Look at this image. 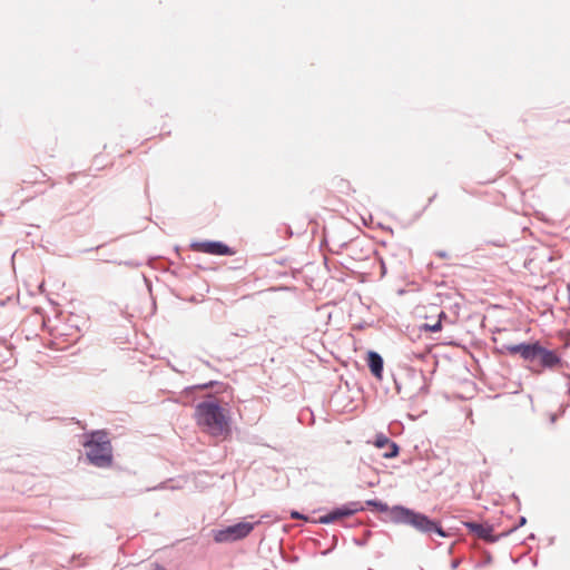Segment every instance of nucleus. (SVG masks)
Here are the masks:
<instances>
[{
	"label": "nucleus",
	"mask_w": 570,
	"mask_h": 570,
	"mask_svg": "<svg viewBox=\"0 0 570 570\" xmlns=\"http://www.w3.org/2000/svg\"><path fill=\"white\" fill-rule=\"evenodd\" d=\"M438 194H433L430 198H429V202H428V205L432 204L433 200L436 198Z\"/></svg>",
	"instance_id": "obj_25"
},
{
	"label": "nucleus",
	"mask_w": 570,
	"mask_h": 570,
	"mask_svg": "<svg viewBox=\"0 0 570 570\" xmlns=\"http://www.w3.org/2000/svg\"><path fill=\"white\" fill-rule=\"evenodd\" d=\"M112 263H116L118 265H125V266H128V267H131V268H137L139 266H141V263H138V262H135V261H125V262H116L114 261Z\"/></svg>",
	"instance_id": "obj_18"
},
{
	"label": "nucleus",
	"mask_w": 570,
	"mask_h": 570,
	"mask_svg": "<svg viewBox=\"0 0 570 570\" xmlns=\"http://www.w3.org/2000/svg\"><path fill=\"white\" fill-rule=\"evenodd\" d=\"M435 254L440 258H446L449 256V254L445 250H438Z\"/></svg>",
	"instance_id": "obj_20"
},
{
	"label": "nucleus",
	"mask_w": 570,
	"mask_h": 570,
	"mask_svg": "<svg viewBox=\"0 0 570 570\" xmlns=\"http://www.w3.org/2000/svg\"><path fill=\"white\" fill-rule=\"evenodd\" d=\"M420 380L422 381V385L419 387L416 395H425L429 393V384L426 383V377L423 372H420Z\"/></svg>",
	"instance_id": "obj_16"
},
{
	"label": "nucleus",
	"mask_w": 570,
	"mask_h": 570,
	"mask_svg": "<svg viewBox=\"0 0 570 570\" xmlns=\"http://www.w3.org/2000/svg\"><path fill=\"white\" fill-rule=\"evenodd\" d=\"M291 518L294 520H307V517L301 513L299 511L293 510L291 512Z\"/></svg>",
	"instance_id": "obj_19"
},
{
	"label": "nucleus",
	"mask_w": 570,
	"mask_h": 570,
	"mask_svg": "<svg viewBox=\"0 0 570 570\" xmlns=\"http://www.w3.org/2000/svg\"><path fill=\"white\" fill-rule=\"evenodd\" d=\"M420 331L436 333L442 330L441 320H436L434 323H423L419 326Z\"/></svg>",
	"instance_id": "obj_14"
},
{
	"label": "nucleus",
	"mask_w": 570,
	"mask_h": 570,
	"mask_svg": "<svg viewBox=\"0 0 570 570\" xmlns=\"http://www.w3.org/2000/svg\"><path fill=\"white\" fill-rule=\"evenodd\" d=\"M154 570H166L163 566L156 563Z\"/></svg>",
	"instance_id": "obj_26"
},
{
	"label": "nucleus",
	"mask_w": 570,
	"mask_h": 570,
	"mask_svg": "<svg viewBox=\"0 0 570 570\" xmlns=\"http://www.w3.org/2000/svg\"><path fill=\"white\" fill-rule=\"evenodd\" d=\"M533 342H521L518 344H502L498 352L501 354L519 355L524 362L529 358Z\"/></svg>",
	"instance_id": "obj_8"
},
{
	"label": "nucleus",
	"mask_w": 570,
	"mask_h": 570,
	"mask_svg": "<svg viewBox=\"0 0 570 570\" xmlns=\"http://www.w3.org/2000/svg\"><path fill=\"white\" fill-rule=\"evenodd\" d=\"M215 385H222V383L218 382V381H209V382H206V383H203V384H196V385L187 386V387H185L184 392L186 394H190L195 390H207V389L214 387Z\"/></svg>",
	"instance_id": "obj_13"
},
{
	"label": "nucleus",
	"mask_w": 570,
	"mask_h": 570,
	"mask_svg": "<svg viewBox=\"0 0 570 570\" xmlns=\"http://www.w3.org/2000/svg\"><path fill=\"white\" fill-rule=\"evenodd\" d=\"M285 229H286L287 234H288L289 236H292V234H293V233H292V229H291V227H288V226H285Z\"/></svg>",
	"instance_id": "obj_29"
},
{
	"label": "nucleus",
	"mask_w": 570,
	"mask_h": 570,
	"mask_svg": "<svg viewBox=\"0 0 570 570\" xmlns=\"http://www.w3.org/2000/svg\"><path fill=\"white\" fill-rule=\"evenodd\" d=\"M258 522L242 521L223 529L213 530L214 541L217 543H229L246 538Z\"/></svg>",
	"instance_id": "obj_5"
},
{
	"label": "nucleus",
	"mask_w": 570,
	"mask_h": 570,
	"mask_svg": "<svg viewBox=\"0 0 570 570\" xmlns=\"http://www.w3.org/2000/svg\"><path fill=\"white\" fill-rule=\"evenodd\" d=\"M160 489H166V483L163 482V483L158 484L157 487L151 488V490H160ZM148 491H150V489H148Z\"/></svg>",
	"instance_id": "obj_22"
},
{
	"label": "nucleus",
	"mask_w": 570,
	"mask_h": 570,
	"mask_svg": "<svg viewBox=\"0 0 570 570\" xmlns=\"http://www.w3.org/2000/svg\"><path fill=\"white\" fill-rule=\"evenodd\" d=\"M491 560H492L491 556H488V558H487V559H484V564H485V563H490V562H491Z\"/></svg>",
	"instance_id": "obj_30"
},
{
	"label": "nucleus",
	"mask_w": 570,
	"mask_h": 570,
	"mask_svg": "<svg viewBox=\"0 0 570 570\" xmlns=\"http://www.w3.org/2000/svg\"><path fill=\"white\" fill-rule=\"evenodd\" d=\"M527 363L529 364L527 368L537 375L542 374L544 371H554L564 365L561 356L554 350L544 347L540 341L533 342Z\"/></svg>",
	"instance_id": "obj_4"
},
{
	"label": "nucleus",
	"mask_w": 570,
	"mask_h": 570,
	"mask_svg": "<svg viewBox=\"0 0 570 570\" xmlns=\"http://www.w3.org/2000/svg\"><path fill=\"white\" fill-rule=\"evenodd\" d=\"M374 445L377 449H385L386 451L383 453L384 459H394L400 453V446L396 442L392 441L384 433H377L375 435Z\"/></svg>",
	"instance_id": "obj_9"
},
{
	"label": "nucleus",
	"mask_w": 570,
	"mask_h": 570,
	"mask_svg": "<svg viewBox=\"0 0 570 570\" xmlns=\"http://www.w3.org/2000/svg\"><path fill=\"white\" fill-rule=\"evenodd\" d=\"M355 542L358 546H364L365 544V540H355Z\"/></svg>",
	"instance_id": "obj_28"
},
{
	"label": "nucleus",
	"mask_w": 570,
	"mask_h": 570,
	"mask_svg": "<svg viewBox=\"0 0 570 570\" xmlns=\"http://www.w3.org/2000/svg\"><path fill=\"white\" fill-rule=\"evenodd\" d=\"M463 525L476 538L483 540L487 543H495L502 538L509 535V532H501L500 534H494L493 525L488 522L464 521Z\"/></svg>",
	"instance_id": "obj_6"
},
{
	"label": "nucleus",
	"mask_w": 570,
	"mask_h": 570,
	"mask_svg": "<svg viewBox=\"0 0 570 570\" xmlns=\"http://www.w3.org/2000/svg\"><path fill=\"white\" fill-rule=\"evenodd\" d=\"M395 385H396V390H397V392H400L401 387H400V385L397 384V382H396V381H395Z\"/></svg>",
	"instance_id": "obj_32"
},
{
	"label": "nucleus",
	"mask_w": 570,
	"mask_h": 570,
	"mask_svg": "<svg viewBox=\"0 0 570 570\" xmlns=\"http://www.w3.org/2000/svg\"><path fill=\"white\" fill-rule=\"evenodd\" d=\"M438 320H441V322L443 320H448V315L443 311H441L440 314L438 315Z\"/></svg>",
	"instance_id": "obj_21"
},
{
	"label": "nucleus",
	"mask_w": 570,
	"mask_h": 570,
	"mask_svg": "<svg viewBox=\"0 0 570 570\" xmlns=\"http://www.w3.org/2000/svg\"><path fill=\"white\" fill-rule=\"evenodd\" d=\"M343 507L346 508L348 517L355 514L356 512H360V511L364 510V508L361 504V502H357V501L347 502V503L343 504Z\"/></svg>",
	"instance_id": "obj_15"
},
{
	"label": "nucleus",
	"mask_w": 570,
	"mask_h": 570,
	"mask_svg": "<svg viewBox=\"0 0 570 570\" xmlns=\"http://www.w3.org/2000/svg\"><path fill=\"white\" fill-rule=\"evenodd\" d=\"M459 563H460L459 560H453L452 563H451V568L452 569H456L459 567Z\"/></svg>",
	"instance_id": "obj_23"
},
{
	"label": "nucleus",
	"mask_w": 570,
	"mask_h": 570,
	"mask_svg": "<svg viewBox=\"0 0 570 570\" xmlns=\"http://www.w3.org/2000/svg\"><path fill=\"white\" fill-rule=\"evenodd\" d=\"M347 517L348 515H347L346 508L341 505V507L334 508L326 514L321 515L316 522L321 523V524H330L340 519L347 518Z\"/></svg>",
	"instance_id": "obj_11"
},
{
	"label": "nucleus",
	"mask_w": 570,
	"mask_h": 570,
	"mask_svg": "<svg viewBox=\"0 0 570 570\" xmlns=\"http://www.w3.org/2000/svg\"><path fill=\"white\" fill-rule=\"evenodd\" d=\"M367 367L371 372V374L377 379L382 380L383 377V371H384V360L382 355L373 350L367 351L366 357H365Z\"/></svg>",
	"instance_id": "obj_10"
},
{
	"label": "nucleus",
	"mask_w": 570,
	"mask_h": 570,
	"mask_svg": "<svg viewBox=\"0 0 570 570\" xmlns=\"http://www.w3.org/2000/svg\"><path fill=\"white\" fill-rule=\"evenodd\" d=\"M82 445L87 449L88 462L100 469L111 466L114 462L112 445L106 430H95L85 434Z\"/></svg>",
	"instance_id": "obj_3"
},
{
	"label": "nucleus",
	"mask_w": 570,
	"mask_h": 570,
	"mask_svg": "<svg viewBox=\"0 0 570 570\" xmlns=\"http://www.w3.org/2000/svg\"><path fill=\"white\" fill-rule=\"evenodd\" d=\"M557 419H558V415H557V414H551V415H550V423H552V424H553V423L557 421Z\"/></svg>",
	"instance_id": "obj_24"
},
{
	"label": "nucleus",
	"mask_w": 570,
	"mask_h": 570,
	"mask_svg": "<svg viewBox=\"0 0 570 570\" xmlns=\"http://www.w3.org/2000/svg\"><path fill=\"white\" fill-rule=\"evenodd\" d=\"M100 247H101V245L96 246L95 248L83 249V250H82V253L90 252V250H92V249H99Z\"/></svg>",
	"instance_id": "obj_27"
},
{
	"label": "nucleus",
	"mask_w": 570,
	"mask_h": 570,
	"mask_svg": "<svg viewBox=\"0 0 570 570\" xmlns=\"http://www.w3.org/2000/svg\"><path fill=\"white\" fill-rule=\"evenodd\" d=\"M190 247L195 250L216 256H232L235 254L234 248L220 240H196L190 244Z\"/></svg>",
	"instance_id": "obj_7"
},
{
	"label": "nucleus",
	"mask_w": 570,
	"mask_h": 570,
	"mask_svg": "<svg viewBox=\"0 0 570 570\" xmlns=\"http://www.w3.org/2000/svg\"><path fill=\"white\" fill-rule=\"evenodd\" d=\"M525 523H527V518L521 515L518 520V523L514 527H512L511 529H509L507 532H509V535H510L512 532H514L517 529L523 527Z\"/></svg>",
	"instance_id": "obj_17"
},
{
	"label": "nucleus",
	"mask_w": 570,
	"mask_h": 570,
	"mask_svg": "<svg viewBox=\"0 0 570 570\" xmlns=\"http://www.w3.org/2000/svg\"><path fill=\"white\" fill-rule=\"evenodd\" d=\"M529 540H533L535 539V535L533 533H531L529 537H528Z\"/></svg>",
	"instance_id": "obj_31"
},
{
	"label": "nucleus",
	"mask_w": 570,
	"mask_h": 570,
	"mask_svg": "<svg viewBox=\"0 0 570 570\" xmlns=\"http://www.w3.org/2000/svg\"><path fill=\"white\" fill-rule=\"evenodd\" d=\"M390 522L410 525L421 534L430 538L434 534L441 538L449 537V533L443 529L440 521L401 504L392 507Z\"/></svg>",
	"instance_id": "obj_1"
},
{
	"label": "nucleus",
	"mask_w": 570,
	"mask_h": 570,
	"mask_svg": "<svg viewBox=\"0 0 570 570\" xmlns=\"http://www.w3.org/2000/svg\"><path fill=\"white\" fill-rule=\"evenodd\" d=\"M196 423L213 436H220L230 432L228 411L217 400L199 402L194 413Z\"/></svg>",
	"instance_id": "obj_2"
},
{
	"label": "nucleus",
	"mask_w": 570,
	"mask_h": 570,
	"mask_svg": "<svg viewBox=\"0 0 570 570\" xmlns=\"http://www.w3.org/2000/svg\"><path fill=\"white\" fill-rule=\"evenodd\" d=\"M365 504H366V507L373 508V509H375L376 511H379L381 513H389V518L387 519H383V521H385V522L389 521L390 522L392 508H390L387 505V503H385V502H383L381 500H377V499H370V500L365 501Z\"/></svg>",
	"instance_id": "obj_12"
}]
</instances>
